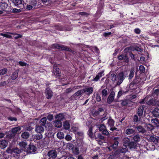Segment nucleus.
I'll return each instance as SVG.
<instances>
[{
	"mask_svg": "<svg viewBox=\"0 0 159 159\" xmlns=\"http://www.w3.org/2000/svg\"><path fill=\"white\" fill-rule=\"evenodd\" d=\"M111 34V32H104L103 33V35L105 37H109V36Z\"/></svg>",
	"mask_w": 159,
	"mask_h": 159,
	"instance_id": "51",
	"label": "nucleus"
},
{
	"mask_svg": "<svg viewBox=\"0 0 159 159\" xmlns=\"http://www.w3.org/2000/svg\"><path fill=\"white\" fill-rule=\"evenodd\" d=\"M8 4L5 2H0V7L3 11L5 10L8 7Z\"/></svg>",
	"mask_w": 159,
	"mask_h": 159,
	"instance_id": "20",
	"label": "nucleus"
},
{
	"mask_svg": "<svg viewBox=\"0 0 159 159\" xmlns=\"http://www.w3.org/2000/svg\"><path fill=\"white\" fill-rule=\"evenodd\" d=\"M53 117V116L52 115L49 114L47 116V119L50 121H52Z\"/></svg>",
	"mask_w": 159,
	"mask_h": 159,
	"instance_id": "56",
	"label": "nucleus"
},
{
	"mask_svg": "<svg viewBox=\"0 0 159 159\" xmlns=\"http://www.w3.org/2000/svg\"><path fill=\"white\" fill-rule=\"evenodd\" d=\"M47 121V118L45 117L42 118L39 121V123L41 124V125L42 126H45L46 124Z\"/></svg>",
	"mask_w": 159,
	"mask_h": 159,
	"instance_id": "25",
	"label": "nucleus"
},
{
	"mask_svg": "<svg viewBox=\"0 0 159 159\" xmlns=\"http://www.w3.org/2000/svg\"><path fill=\"white\" fill-rule=\"evenodd\" d=\"M123 142L125 146L128 145L130 143V139L128 137L124 138L123 139Z\"/></svg>",
	"mask_w": 159,
	"mask_h": 159,
	"instance_id": "37",
	"label": "nucleus"
},
{
	"mask_svg": "<svg viewBox=\"0 0 159 159\" xmlns=\"http://www.w3.org/2000/svg\"><path fill=\"white\" fill-rule=\"evenodd\" d=\"M7 72V70L6 68H3L0 70V75L5 74Z\"/></svg>",
	"mask_w": 159,
	"mask_h": 159,
	"instance_id": "43",
	"label": "nucleus"
},
{
	"mask_svg": "<svg viewBox=\"0 0 159 159\" xmlns=\"http://www.w3.org/2000/svg\"><path fill=\"white\" fill-rule=\"evenodd\" d=\"M111 127L110 129V130L111 131H118L120 130L119 129H118L115 127Z\"/></svg>",
	"mask_w": 159,
	"mask_h": 159,
	"instance_id": "64",
	"label": "nucleus"
},
{
	"mask_svg": "<svg viewBox=\"0 0 159 159\" xmlns=\"http://www.w3.org/2000/svg\"><path fill=\"white\" fill-rule=\"evenodd\" d=\"M15 135V134H14L12 133H11L8 134L6 135V138L8 139H11L12 138L14 137Z\"/></svg>",
	"mask_w": 159,
	"mask_h": 159,
	"instance_id": "49",
	"label": "nucleus"
},
{
	"mask_svg": "<svg viewBox=\"0 0 159 159\" xmlns=\"http://www.w3.org/2000/svg\"><path fill=\"white\" fill-rule=\"evenodd\" d=\"M99 130L100 131H102L104 129H105L106 127L104 124H101L98 126Z\"/></svg>",
	"mask_w": 159,
	"mask_h": 159,
	"instance_id": "48",
	"label": "nucleus"
},
{
	"mask_svg": "<svg viewBox=\"0 0 159 159\" xmlns=\"http://www.w3.org/2000/svg\"><path fill=\"white\" fill-rule=\"evenodd\" d=\"M21 148H25L27 146V143L26 142L24 141H22L19 142L18 144Z\"/></svg>",
	"mask_w": 159,
	"mask_h": 159,
	"instance_id": "36",
	"label": "nucleus"
},
{
	"mask_svg": "<svg viewBox=\"0 0 159 159\" xmlns=\"http://www.w3.org/2000/svg\"><path fill=\"white\" fill-rule=\"evenodd\" d=\"M140 118H139L138 116L137 115H134L133 118L134 121L135 122V123L140 121Z\"/></svg>",
	"mask_w": 159,
	"mask_h": 159,
	"instance_id": "44",
	"label": "nucleus"
},
{
	"mask_svg": "<svg viewBox=\"0 0 159 159\" xmlns=\"http://www.w3.org/2000/svg\"><path fill=\"white\" fill-rule=\"evenodd\" d=\"M44 130V128L43 126L38 125H36L35 131L37 133L41 134L43 132Z\"/></svg>",
	"mask_w": 159,
	"mask_h": 159,
	"instance_id": "6",
	"label": "nucleus"
},
{
	"mask_svg": "<svg viewBox=\"0 0 159 159\" xmlns=\"http://www.w3.org/2000/svg\"><path fill=\"white\" fill-rule=\"evenodd\" d=\"M73 153L74 154L78 155L80 153V151L78 148H75L73 150Z\"/></svg>",
	"mask_w": 159,
	"mask_h": 159,
	"instance_id": "45",
	"label": "nucleus"
},
{
	"mask_svg": "<svg viewBox=\"0 0 159 159\" xmlns=\"http://www.w3.org/2000/svg\"><path fill=\"white\" fill-rule=\"evenodd\" d=\"M150 142H152L155 144L158 143V141H159V138L158 139H157L154 136H151L149 139Z\"/></svg>",
	"mask_w": 159,
	"mask_h": 159,
	"instance_id": "17",
	"label": "nucleus"
},
{
	"mask_svg": "<svg viewBox=\"0 0 159 159\" xmlns=\"http://www.w3.org/2000/svg\"><path fill=\"white\" fill-rule=\"evenodd\" d=\"M64 128L66 129H68L70 128V124L68 121H65L63 123Z\"/></svg>",
	"mask_w": 159,
	"mask_h": 159,
	"instance_id": "32",
	"label": "nucleus"
},
{
	"mask_svg": "<svg viewBox=\"0 0 159 159\" xmlns=\"http://www.w3.org/2000/svg\"><path fill=\"white\" fill-rule=\"evenodd\" d=\"M136 128L137 129L139 133L143 134L146 132V129L142 125H139L137 126Z\"/></svg>",
	"mask_w": 159,
	"mask_h": 159,
	"instance_id": "14",
	"label": "nucleus"
},
{
	"mask_svg": "<svg viewBox=\"0 0 159 159\" xmlns=\"http://www.w3.org/2000/svg\"><path fill=\"white\" fill-rule=\"evenodd\" d=\"M88 134L89 137L91 139L93 138L94 137L93 135V133L92 132V127H90L88 130L87 132Z\"/></svg>",
	"mask_w": 159,
	"mask_h": 159,
	"instance_id": "23",
	"label": "nucleus"
},
{
	"mask_svg": "<svg viewBox=\"0 0 159 159\" xmlns=\"http://www.w3.org/2000/svg\"><path fill=\"white\" fill-rule=\"evenodd\" d=\"M108 94L107 91L106 89H104L102 91V97H106Z\"/></svg>",
	"mask_w": 159,
	"mask_h": 159,
	"instance_id": "46",
	"label": "nucleus"
},
{
	"mask_svg": "<svg viewBox=\"0 0 159 159\" xmlns=\"http://www.w3.org/2000/svg\"><path fill=\"white\" fill-rule=\"evenodd\" d=\"M107 115V113L106 111H105L102 115L103 117L101 119L102 122L104 121L107 119V118L106 117Z\"/></svg>",
	"mask_w": 159,
	"mask_h": 159,
	"instance_id": "47",
	"label": "nucleus"
},
{
	"mask_svg": "<svg viewBox=\"0 0 159 159\" xmlns=\"http://www.w3.org/2000/svg\"><path fill=\"white\" fill-rule=\"evenodd\" d=\"M96 101L98 102H100L101 101V97L100 96L99 94L98 93L96 94Z\"/></svg>",
	"mask_w": 159,
	"mask_h": 159,
	"instance_id": "50",
	"label": "nucleus"
},
{
	"mask_svg": "<svg viewBox=\"0 0 159 159\" xmlns=\"http://www.w3.org/2000/svg\"><path fill=\"white\" fill-rule=\"evenodd\" d=\"M121 104L123 106H126L129 104L130 102V101L127 99L121 101Z\"/></svg>",
	"mask_w": 159,
	"mask_h": 159,
	"instance_id": "27",
	"label": "nucleus"
},
{
	"mask_svg": "<svg viewBox=\"0 0 159 159\" xmlns=\"http://www.w3.org/2000/svg\"><path fill=\"white\" fill-rule=\"evenodd\" d=\"M36 149V148L34 146L29 145L27 149H26V151L28 152L33 153L35 151Z\"/></svg>",
	"mask_w": 159,
	"mask_h": 159,
	"instance_id": "13",
	"label": "nucleus"
},
{
	"mask_svg": "<svg viewBox=\"0 0 159 159\" xmlns=\"http://www.w3.org/2000/svg\"><path fill=\"white\" fill-rule=\"evenodd\" d=\"M65 139L67 141H70L71 140L72 138L70 135L67 134L65 137Z\"/></svg>",
	"mask_w": 159,
	"mask_h": 159,
	"instance_id": "61",
	"label": "nucleus"
},
{
	"mask_svg": "<svg viewBox=\"0 0 159 159\" xmlns=\"http://www.w3.org/2000/svg\"><path fill=\"white\" fill-rule=\"evenodd\" d=\"M136 143L134 142H130L128 145L130 148H135L136 147Z\"/></svg>",
	"mask_w": 159,
	"mask_h": 159,
	"instance_id": "38",
	"label": "nucleus"
},
{
	"mask_svg": "<svg viewBox=\"0 0 159 159\" xmlns=\"http://www.w3.org/2000/svg\"><path fill=\"white\" fill-rule=\"evenodd\" d=\"M13 149H11L10 147H9L7 149L6 152L8 153H13Z\"/></svg>",
	"mask_w": 159,
	"mask_h": 159,
	"instance_id": "60",
	"label": "nucleus"
},
{
	"mask_svg": "<svg viewBox=\"0 0 159 159\" xmlns=\"http://www.w3.org/2000/svg\"><path fill=\"white\" fill-rule=\"evenodd\" d=\"M128 150V148L125 147V148L122 147L118 150V152L120 153H124L126 152Z\"/></svg>",
	"mask_w": 159,
	"mask_h": 159,
	"instance_id": "31",
	"label": "nucleus"
},
{
	"mask_svg": "<svg viewBox=\"0 0 159 159\" xmlns=\"http://www.w3.org/2000/svg\"><path fill=\"white\" fill-rule=\"evenodd\" d=\"M57 152L55 150H52L48 151L47 155L49 158L55 159L57 156Z\"/></svg>",
	"mask_w": 159,
	"mask_h": 159,
	"instance_id": "3",
	"label": "nucleus"
},
{
	"mask_svg": "<svg viewBox=\"0 0 159 159\" xmlns=\"http://www.w3.org/2000/svg\"><path fill=\"white\" fill-rule=\"evenodd\" d=\"M84 93L86 94L90 95L91 94L93 90V88L92 87L86 88L83 89Z\"/></svg>",
	"mask_w": 159,
	"mask_h": 159,
	"instance_id": "10",
	"label": "nucleus"
},
{
	"mask_svg": "<svg viewBox=\"0 0 159 159\" xmlns=\"http://www.w3.org/2000/svg\"><path fill=\"white\" fill-rule=\"evenodd\" d=\"M61 45L58 44H53L52 45V47L53 48L60 50Z\"/></svg>",
	"mask_w": 159,
	"mask_h": 159,
	"instance_id": "57",
	"label": "nucleus"
},
{
	"mask_svg": "<svg viewBox=\"0 0 159 159\" xmlns=\"http://www.w3.org/2000/svg\"><path fill=\"white\" fill-rule=\"evenodd\" d=\"M78 15L87 16L89 15V14L84 12H80L78 13Z\"/></svg>",
	"mask_w": 159,
	"mask_h": 159,
	"instance_id": "53",
	"label": "nucleus"
},
{
	"mask_svg": "<svg viewBox=\"0 0 159 159\" xmlns=\"http://www.w3.org/2000/svg\"><path fill=\"white\" fill-rule=\"evenodd\" d=\"M7 119H8V120H10L11 121H16L17 120V119L16 118L13 117H8L7 118Z\"/></svg>",
	"mask_w": 159,
	"mask_h": 159,
	"instance_id": "62",
	"label": "nucleus"
},
{
	"mask_svg": "<svg viewBox=\"0 0 159 159\" xmlns=\"http://www.w3.org/2000/svg\"><path fill=\"white\" fill-rule=\"evenodd\" d=\"M21 136L23 139H27L30 136V134L27 132H25L22 133Z\"/></svg>",
	"mask_w": 159,
	"mask_h": 159,
	"instance_id": "30",
	"label": "nucleus"
},
{
	"mask_svg": "<svg viewBox=\"0 0 159 159\" xmlns=\"http://www.w3.org/2000/svg\"><path fill=\"white\" fill-rule=\"evenodd\" d=\"M8 141L4 139H2L0 140V148L2 149H4L7 146Z\"/></svg>",
	"mask_w": 159,
	"mask_h": 159,
	"instance_id": "9",
	"label": "nucleus"
},
{
	"mask_svg": "<svg viewBox=\"0 0 159 159\" xmlns=\"http://www.w3.org/2000/svg\"><path fill=\"white\" fill-rule=\"evenodd\" d=\"M53 72L54 75L56 76L57 77L59 78L60 77V73L59 72V69L56 64H54L53 66Z\"/></svg>",
	"mask_w": 159,
	"mask_h": 159,
	"instance_id": "5",
	"label": "nucleus"
},
{
	"mask_svg": "<svg viewBox=\"0 0 159 159\" xmlns=\"http://www.w3.org/2000/svg\"><path fill=\"white\" fill-rule=\"evenodd\" d=\"M128 74L125 71H122L119 73L117 76L114 74L111 75L112 81L114 83H116V85H120L123 82L125 77L127 76Z\"/></svg>",
	"mask_w": 159,
	"mask_h": 159,
	"instance_id": "1",
	"label": "nucleus"
},
{
	"mask_svg": "<svg viewBox=\"0 0 159 159\" xmlns=\"http://www.w3.org/2000/svg\"><path fill=\"white\" fill-rule=\"evenodd\" d=\"M140 71L142 73H144L145 72V68L143 65H140L139 68Z\"/></svg>",
	"mask_w": 159,
	"mask_h": 159,
	"instance_id": "55",
	"label": "nucleus"
},
{
	"mask_svg": "<svg viewBox=\"0 0 159 159\" xmlns=\"http://www.w3.org/2000/svg\"><path fill=\"white\" fill-rule=\"evenodd\" d=\"M60 50H62L68 51H71V49H70L69 48L67 47L66 46H65L62 45H61Z\"/></svg>",
	"mask_w": 159,
	"mask_h": 159,
	"instance_id": "41",
	"label": "nucleus"
},
{
	"mask_svg": "<svg viewBox=\"0 0 159 159\" xmlns=\"http://www.w3.org/2000/svg\"><path fill=\"white\" fill-rule=\"evenodd\" d=\"M45 93L46 98L48 99H51L52 96V92L49 88L46 89Z\"/></svg>",
	"mask_w": 159,
	"mask_h": 159,
	"instance_id": "8",
	"label": "nucleus"
},
{
	"mask_svg": "<svg viewBox=\"0 0 159 159\" xmlns=\"http://www.w3.org/2000/svg\"><path fill=\"white\" fill-rule=\"evenodd\" d=\"M37 3V1L36 0H30V4L34 8H35L34 7L36 6Z\"/></svg>",
	"mask_w": 159,
	"mask_h": 159,
	"instance_id": "42",
	"label": "nucleus"
},
{
	"mask_svg": "<svg viewBox=\"0 0 159 159\" xmlns=\"http://www.w3.org/2000/svg\"><path fill=\"white\" fill-rule=\"evenodd\" d=\"M129 88L132 90L136 89L137 88V85L136 83L132 82L130 84Z\"/></svg>",
	"mask_w": 159,
	"mask_h": 159,
	"instance_id": "35",
	"label": "nucleus"
},
{
	"mask_svg": "<svg viewBox=\"0 0 159 159\" xmlns=\"http://www.w3.org/2000/svg\"><path fill=\"white\" fill-rule=\"evenodd\" d=\"M112 140L113 141V144L112 145V147L114 149L116 148L119 144V142L120 140V138L118 137H113L111 138Z\"/></svg>",
	"mask_w": 159,
	"mask_h": 159,
	"instance_id": "4",
	"label": "nucleus"
},
{
	"mask_svg": "<svg viewBox=\"0 0 159 159\" xmlns=\"http://www.w3.org/2000/svg\"><path fill=\"white\" fill-rule=\"evenodd\" d=\"M64 115L62 113H59L56 115L55 116V118L57 120H62L64 118Z\"/></svg>",
	"mask_w": 159,
	"mask_h": 159,
	"instance_id": "18",
	"label": "nucleus"
},
{
	"mask_svg": "<svg viewBox=\"0 0 159 159\" xmlns=\"http://www.w3.org/2000/svg\"><path fill=\"white\" fill-rule=\"evenodd\" d=\"M142 139L141 137L139 134H137L134 135L133 137V139L134 142H139L141 139Z\"/></svg>",
	"mask_w": 159,
	"mask_h": 159,
	"instance_id": "15",
	"label": "nucleus"
},
{
	"mask_svg": "<svg viewBox=\"0 0 159 159\" xmlns=\"http://www.w3.org/2000/svg\"><path fill=\"white\" fill-rule=\"evenodd\" d=\"M144 107V106L143 105L140 106L138 108L137 113L140 117L141 116H142L143 115V111Z\"/></svg>",
	"mask_w": 159,
	"mask_h": 159,
	"instance_id": "11",
	"label": "nucleus"
},
{
	"mask_svg": "<svg viewBox=\"0 0 159 159\" xmlns=\"http://www.w3.org/2000/svg\"><path fill=\"white\" fill-rule=\"evenodd\" d=\"M152 114L154 116L157 117L159 116V109L157 108H154L152 111Z\"/></svg>",
	"mask_w": 159,
	"mask_h": 159,
	"instance_id": "16",
	"label": "nucleus"
},
{
	"mask_svg": "<svg viewBox=\"0 0 159 159\" xmlns=\"http://www.w3.org/2000/svg\"><path fill=\"white\" fill-rule=\"evenodd\" d=\"M134 68H131L130 71V73L129 76V79H131L134 75Z\"/></svg>",
	"mask_w": 159,
	"mask_h": 159,
	"instance_id": "33",
	"label": "nucleus"
},
{
	"mask_svg": "<svg viewBox=\"0 0 159 159\" xmlns=\"http://www.w3.org/2000/svg\"><path fill=\"white\" fill-rule=\"evenodd\" d=\"M55 123L56 127L60 128L62 126V124L61 120H57L55 121Z\"/></svg>",
	"mask_w": 159,
	"mask_h": 159,
	"instance_id": "39",
	"label": "nucleus"
},
{
	"mask_svg": "<svg viewBox=\"0 0 159 159\" xmlns=\"http://www.w3.org/2000/svg\"><path fill=\"white\" fill-rule=\"evenodd\" d=\"M21 129V128L20 126L15 127L12 129L11 130V133H13L14 134H15H15L17 132L20 131Z\"/></svg>",
	"mask_w": 159,
	"mask_h": 159,
	"instance_id": "21",
	"label": "nucleus"
},
{
	"mask_svg": "<svg viewBox=\"0 0 159 159\" xmlns=\"http://www.w3.org/2000/svg\"><path fill=\"white\" fill-rule=\"evenodd\" d=\"M147 129L149 130H153L154 129V126L152 125V124H148L147 125Z\"/></svg>",
	"mask_w": 159,
	"mask_h": 159,
	"instance_id": "52",
	"label": "nucleus"
},
{
	"mask_svg": "<svg viewBox=\"0 0 159 159\" xmlns=\"http://www.w3.org/2000/svg\"><path fill=\"white\" fill-rule=\"evenodd\" d=\"M84 93L83 90H80L75 93L74 95L75 96H79Z\"/></svg>",
	"mask_w": 159,
	"mask_h": 159,
	"instance_id": "40",
	"label": "nucleus"
},
{
	"mask_svg": "<svg viewBox=\"0 0 159 159\" xmlns=\"http://www.w3.org/2000/svg\"><path fill=\"white\" fill-rule=\"evenodd\" d=\"M102 134L107 136L109 134V133L106 129V128H105V129H104L102 131Z\"/></svg>",
	"mask_w": 159,
	"mask_h": 159,
	"instance_id": "54",
	"label": "nucleus"
},
{
	"mask_svg": "<svg viewBox=\"0 0 159 159\" xmlns=\"http://www.w3.org/2000/svg\"><path fill=\"white\" fill-rule=\"evenodd\" d=\"M33 138L34 141L39 140L42 138L43 135L41 134H36L34 135Z\"/></svg>",
	"mask_w": 159,
	"mask_h": 159,
	"instance_id": "19",
	"label": "nucleus"
},
{
	"mask_svg": "<svg viewBox=\"0 0 159 159\" xmlns=\"http://www.w3.org/2000/svg\"><path fill=\"white\" fill-rule=\"evenodd\" d=\"M135 132L134 129H127L125 130V133L127 135H129L134 134Z\"/></svg>",
	"mask_w": 159,
	"mask_h": 159,
	"instance_id": "22",
	"label": "nucleus"
},
{
	"mask_svg": "<svg viewBox=\"0 0 159 159\" xmlns=\"http://www.w3.org/2000/svg\"><path fill=\"white\" fill-rule=\"evenodd\" d=\"M115 121L111 119L108 120L107 124L110 127H112L114 125Z\"/></svg>",
	"mask_w": 159,
	"mask_h": 159,
	"instance_id": "34",
	"label": "nucleus"
},
{
	"mask_svg": "<svg viewBox=\"0 0 159 159\" xmlns=\"http://www.w3.org/2000/svg\"><path fill=\"white\" fill-rule=\"evenodd\" d=\"M115 96L114 92L112 91L111 93L107 99V102L108 104L111 103L113 101Z\"/></svg>",
	"mask_w": 159,
	"mask_h": 159,
	"instance_id": "7",
	"label": "nucleus"
},
{
	"mask_svg": "<svg viewBox=\"0 0 159 159\" xmlns=\"http://www.w3.org/2000/svg\"><path fill=\"white\" fill-rule=\"evenodd\" d=\"M57 137L60 139H63L64 138V135L62 132H58L57 134Z\"/></svg>",
	"mask_w": 159,
	"mask_h": 159,
	"instance_id": "29",
	"label": "nucleus"
},
{
	"mask_svg": "<svg viewBox=\"0 0 159 159\" xmlns=\"http://www.w3.org/2000/svg\"><path fill=\"white\" fill-rule=\"evenodd\" d=\"M151 122L154 125L156 126L157 127L159 126V122H158L157 119L156 118L155 119H152Z\"/></svg>",
	"mask_w": 159,
	"mask_h": 159,
	"instance_id": "28",
	"label": "nucleus"
},
{
	"mask_svg": "<svg viewBox=\"0 0 159 159\" xmlns=\"http://www.w3.org/2000/svg\"><path fill=\"white\" fill-rule=\"evenodd\" d=\"M21 152L20 151L18 148L13 149V153L19 154Z\"/></svg>",
	"mask_w": 159,
	"mask_h": 159,
	"instance_id": "59",
	"label": "nucleus"
},
{
	"mask_svg": "<svg viewBox=\"0 0 159 159\" xmlns=\"http://www.w3.org/2000/svg\"><path fill=\"white\" fill-rule=\"evenodd\" d=\"M18 71L16 70L14 71L11 75V79L13 80H16L18 77Z\"/></svg>",
	"mask_w": 159,
	"mask_h": 159,
	"instance_id": "26",
	"label": "nucleus"
},
{
	"mask_svg": "<svg viewBox=\"0 0 159 159\" xmlns=\"http://www.w3.org/2000/svg\"><path fill=\"white\" fill-rule=\"evenodd\" d=\"M156 104L155 100L152 98L150 99L147 102V104L149 106H155Z\"/></svg>",
	"mask_w": 159,
	"mask_h": 159,
	"instance_id": "24",
	"label": "nucleus"
},
{
	"mask_svg": "<svg viewBox=\"0 0 159 159\" xmlns=\"http://www.w3.org/2000/svg\"><path fill=\"white\" fill-rule=\"evenodd\" d=\"M55 28L57 30H62L63 28L61 25H57L55 26Z\"/></svg>",
	"mask_w": 159,
	"mask_h": 159,
	"instance_id": "63",
	"label": "nucleus"
},
{
	"mask_svg": "<svg viewBox=\"0 0 159 159\" xmlns=\"http://www.w3.org/2000/svg\"><path fill=\"white\" fill-rule=\"evenodd\" d=\"M125 93V92H124L122 91H119L117 95V98H119L123 94Z\"/></svg>",
	"mask_w": 159,
	"mask_h": 159,
	"instance_id": "58",
	"label": "nucleus"
},
{
	"mask_svg": "<svg viewBox=\"0 0 159 159\" xmlns=\"http://www.w3.org/2000/svg\"><path fill=\"white\" fill-rule=\"evenodd\" d=\"M104 71H102L97 74L96 77L92 79V81L97 82L98 81L99 79L103 75H104Z\"/></svg>",
	"mask_w": 159,
	"mask_h": 159,
	"instance_id": "12",
	"label": "nucleus"
},
{
	"mask_svg": "<svg viewBox=\"0 0 159 159\" xmlns=\"http://www.w3.org/2000/svg\"><path fill=\"white\" fill-rule=\"evenodd\" d=\"M12 2L16 6L21 9H24L25 5H26L25 3H24L23 0H13Z\"/></svg>",
	"mask_w": 159,
	"mask_h": 159,
	"instance_id": "2",
	"label": "nucleus"
}]
</instances>
